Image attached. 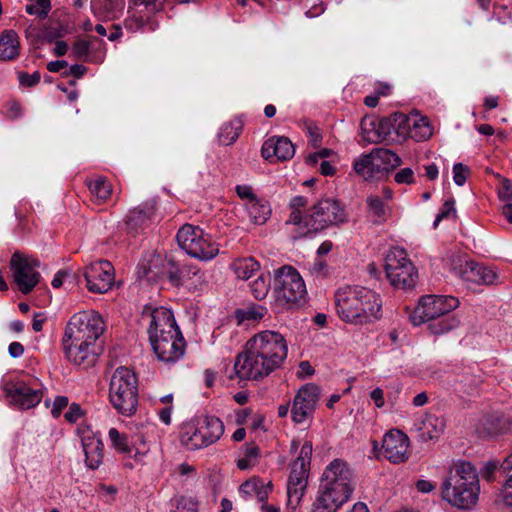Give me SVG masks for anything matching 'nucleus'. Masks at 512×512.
Here are the masks:
<instances>
[{"instance_id":"1","label":"nucleus","mask_w":512,"mask_h":512,"mask_svg":"<svg viewBox=\"0 0 512 512\" xmlns=\"http://www.w3.org/2000/svg\"><path fill=\"white\" fill-rule=\"evenodd\" d=\"M288 354L287 342L282 334L264 330L255 334L238 354L234 363L235 374L241 380H260L282 367Z\"/></svg>"},{"instance_id":"2","label":"nucleus","mask_w":512,"mask_h":512,"mask_svg":"<svg viewBox=\"0 0 512 512\" xmlns=\"http://www.w3.org/2000/svg\"><path fill=\"white\" fill-rule=\"evenodd\" d=\"M339 318L349 324L362 325L381 317L382 301L375 291L358 285H345L334 294Z\"/></svg>"},{"instance_id":"3","label":"nucleus","mask_w":512,"mask_h":512,"mask_svg":"<svg viewBox=\"0 0 512 512\" xmlns=\"http://www.w3.org/2000/svg\"><path fill=\"white\" fill-rule=\"evenodd\" d=\"M479 493L476 468L466 461L454 463L441 485L443 500L458 509L469 510L477 504Z\"/></svg>"},{"instance_id":"4","label":"nucleus","mask_w":512,"mask_h":512,"mask_svg":"<svg viewBox=\"0 0 512 512\" xmlns=\"http://www.w3.org/2000/svg\"><path fill=\"white\" fill-rule=\"evenodd\" d=\"M274 305L281 310H293L306 303L307 290L299 272L284 265L274 272Z\"/></svg>"},{"instance_id":"5","label":"nucleus","mask_w":512,"mask_h":512,"mask_svg":"<svg viewBox=\"0 0 512 512\" xmlns=\"http://www.w3.org/2000/svg\"><path fill=\"white\" fill-rule=\"evenodd\" d=\"M109 402L122 416H133L139 405L138 378L129 368L118 367L109 383Z\"/></svg>"},{"instance_id":"6","label":"nucleus","mask_w":512,"mask_h":512,"mask_svg":"<svg viewBox=\"0 0 512 512\" xmlns=\"http://www.w3.org/2000/svg\"><path fill=\"white\" fill-rule=\"evenodd\" d=\"M223 433L224 424L218 417H196L182 425L180 441L188 450H197L217 442Z\"/></svg>"},{"instance_id":"7","label":"nucleus","mask_w":512,"mask_h":512,"mask_svg":"<svg viewBox=\"0 0 512 512\" xmlns=\"http://www.w3.org/2000/svg\"><path fill=\"white\" fill-rule=\"evenodd\" d=\"M347 221V214L335 198L318 200L304 215V228L301 236L317 233L330 226H339Z\"/></svg>"},{"instance_id":"8","label":"nucleus","mask_w":512,"mask_h":512,"mask_svg":"<svg viewBox=\"0 0 512 512\" xmlns=\"http://www.w3.org/2000/svg\"><path fill=\"white\" fill-rule=\"evenodd\" d=\"M179 246L190 256L209 261L219 254L218 244L198 226L183 225L176 235Z\"/></svg>"},{"instance_id":"9","label":"nucleus","mask_w":512,"mask_h":512,"mask_svg":"<svg viewBox=\"0 0 512 512\" xmlns=\"http://www.w3.org/2000/svg\"><path fill=\"white\" fill-rule=\"evenodd\" d=\"M105 330V323L95 310H83L73 314L66 324L62 340L97 341Z\"/></svg>"},{"instance_id":"10","label":"nucleus","mask_w":512,"mask_h":512,"mask_svg":"<svg viewBox=\"0 0 512 512\" xmlns=\"http://www.w3.org/2000/svg\"><path fill=\"white\" fill-rule=\"evenodd\" d=\"M312 450V443L305 442L298 457L291 464V472L287 482V496L288 505L293 509L300 505L308 485Z\"/></svg>"},{"instance_id":"11","label":"nucleus","mask_w":512,"mask_h":512,"mask_svg":"<svg viewBox=\"0 0 512 512\" xmlns=\"http://www.w3.org/2000/svg\"><path fill=\"white\" fill-rule=\"evenodd\" d=\"M385 271L388 280L395 288L412 289L417 283V271L404 249L393 248L387 253Z\"/></svg>"},{"instance_id":"12","label":"nucleus","mask_w":512,"mask_h":512,"mask_svg":"<svg viewBox=\"0 0 512 512\" xmlns=\"http://www.w3.org/2000/svg\"><path fill=\"white\" fill-rule=\"evenodd\" d=\"M320 488L341 495L349 500L354 488V476L347 462L342 459H334L324 470Z\"/></svg>"},{"instance_id":"13","label":"nucleus","mask_w":512,"mask_h":512,"mask_svg":"<svg viewBox=\"0 0 512 512\" xmlns=\"http://www.w3.org/2000/svg\"><path fill=\"white\" fill-rule=\"evenodd\" d=\"M14 283L23 294H29L39 283L41 275L38 272L40 262L36 258L15 251L9 262Z\"/></svg>"},{"instance_id":"14","label":"nucleus","mask_w":512,"mask_h":512,"mask_svg":"<svg viewBox=\"0 0 512 512\" xmlns=\"http://www.w3.org/2000/svg\"><path fill=\"white\" fill-rule=\"evenodd\" d=\"M459 306V300L453 296L425 295L409 318L413 325L419 326L444 314L450 313Z\"/></svg>"},{"instance_id":"15","label":"nucleus","mask_w":512,"mask_h":512,"mask_svg":"<svg viewBox=\"0 0 512 512\" xmlns=\"http://www.w3.org/2000/svg\"><path fill=\"white\" fill-rule=\"evenodd\" d=\"M320 394V387L315 383H307L297 391L291 405V418L295 424H302L313 418Z\"/></svg>"},{"instance_id":"16","label":"nucleus","mask_w":512,"mask_h":512,"mask_svg":"<svg viewBox=\"0 0 512 512\" xmlns=\"http://www.w3.org/2000/svg\"><path fill=\"white\" fill-rule=\"evenodd\" d=\"M87 289L92 293L104 294L114 284V267L107 260L91 263L83 270Z\"/></svg>"},{"instance_id":"17","label":"nucleus","mask_w":512,"mask_h":512,"mask_svg":"<svg viewBox=\"0 0 512 512\" xmlns=\"http://www.w3.org/2000/svg\"><path fill=\"white\" fill-rule=\"evenodd\" d=\"M3 391L10 404L22 410L34 408L43 397L40 388H33L23 381L7 382L3 386Z\"/></svg>"},{"instance_id":"18","label":"nucleus","mask_w":512,"mask_h":512,"mask_svg":"<svg viewBox=\"0 0 512 512\" xmlns=\"http://www.w3.org/2000/svg\"><path fill=\"white\" fill-rule=\"evenodd\" d=\"M62 345L66 358L83 369L94 366L97 362L100 349L96 341L62 340Z\"/></svg>"},{"instance_id":"19","label":"nucleus","mask_w":512,"mask_h":512,"mask_svg":"<svg viewBox=\"0 0 512 512\" xmlns=\"http://www.w3.org/2000/svg\"><path fill=\"white\" fill-rule=\"evenodd\" d=\"M150 344L157 358L166 363L178 361L184 355L186 347L181 331L177 332L175 336L170 333L150 340Z\"/></svg>"},{"instance_id":"20","label":"nucleus","mask_w":512,"mask_h":512,"mask_svg":"<svg viewBox=\"0 0 512 512\" xmlns=\"http://www.w3.org/2000/svg\"><path fill=\"white\" fill-rule=\"evenodd\" d=\"M146 317L149 319L147 328L149 341L170 333L175 336L177 332H180L174 314L170 309L165 307L155 308L149 314L143 315V318Z\"/></svg>"},{"instance_id":"21","label":"nucleus","mask_w":512,"mask_h":512,"mask_svg":"<svg viewBox=\"0 0 512 512\" xmlns=\"http://www.w3.org/2000/svg\"><path fill=\"white\" fill-rule=\"evenodd\" d=\"M409 438L400 430H391L386 433L382 441V454L391 463L405 462L408 455Z\"/></svg>"},{"instance_id":"22","label":"nucleus","mask_w":512,"mask_h":512,"mask_svg":"<svg viewBox=\"0 0 512 512\" xmlns=\"http://www.w3.org/2000/svg\"><path fill=\"white\" fill-rule=\"evenodd\" d=\"M512 430V422L500 413L483 415L475 426V432L479 438L494 439Z\"/></svg>"},{"instance_id":"23","label":"nucleus","mask_w":512,"mask_h":512,"mask_svg":"<svg viewBox=\"0 0 512 512\" xmlns=\"http://www.w3.org/2000/svg\"><path fill=\"white\" fill-rule=\"evenodd\" d=\"M458 275L465 282L478 285H491L497 280V273L493 269L474 261H467L460 265Z\"/></svg>"},{"instance_id":"24","label":"nucleus","mask_w":512,"mask_h":512,"mask_svg":"<svg viewBox=\"0 0 512 512\" xmlns=\"http://www.w3.org/2000/svg\"><path fill=\"white\" fill-rule=\"evenodd\" d=\"M295 148L292 142L284 136L271 137L264 142L261 149L262 157L266 160L286 161L294 156Z\"/></svg>"},{"instance_id":"25","label":"nucleus","mask_w":512,"mask_h":512,"mask_svg":"<svg viewBox=\"0 0 512 512\" xmlns=\"http://www.w3.org/2000/svg\"><path fill=\"white\" fill-rule=\"evenodd\" d=\"M81 441L85 453L86 466L92 470L99 468L104 457V445L100 436L92 431H86L83 432Z\"/></svg>"},{"instance_id":"26","label":"nucleus","mask_w":512,"mask_h":512,"mask_svg":"<svg viewBox=\"0 0 512 512\" xmlns=\"http://www.w3.org/2000/svg\"><path fill=\"white\" fill-rule=\"evenodd\" d=\"M483 382L482 374L478 368L465 367L456 375L454 390L461 397L473 396L478 393L479 386Z\"/></svg>"},{"instance_id":"27","label":"nucleus","mask_w":512,"mask_h":512,"mask_svg":"<svg viewBox=\"0 0 512 512\" xmlns=\"http://www.w3.org/2000/svg\"><path fill=\"white\" fill-rule=\"evenodd\" d=\"M155 215V205L153 202H144L136 208L130 210L125 217V224L129 231L138 232V230L148 226Z\"/></svg>"},{"instance_id":"28","label":"nucleus","mask_w":512,"mask_h":512,"mask_svg":"<svg viewBox=\"0 0 512 512\" xmlns=\"http://www.w3.org/2000/svg\"><path fill=\"white\" fill-rule=\"evenodd\" d=\"M348 500L319 487L312 512H337Z\"/></svg>"},{"instance_id":"29","label":"nucleus","mask_w":512,"mask_h":512,"mask_svg":"<svg viewBox=\"0 0 512 512\" xmlns=\"http://www.w3.org/2000/svg\"><path fill=\"white\" fill-rule=\"evenodd\" d=\"M198 273V268L191 264H178L174 261L168 262L167 277L174 286H189L193 275Z\"/></svg>"},{"instance_id":"30","label":"nucleus","mask_w":512,"mask_h":512,"mask_svg":"<svg viewBox=\"0 0 512 512\" xmlns=\"http://www.w3.org/2000/svg\"><path fill=\"white\" fill-rule=\"evenodd\" d=\"M20 43L14 30H5L0 36V60L10 61L18 57Z\"/></svg>"},{"instance_id":"31","label":"nucleus","mask_w":512,"mask_h":512,"mask_svg":"<svg viewBox=\"0 0 512 512\" xmlns=\"http://www.w3.org/2000/svg\"><path fill=\"white\" fill-rule=\"evenodd\" d=\"M249 221L255 225H263L271 216V207L264 199L252 200L245 203Z\"/></svg>"},{"instance_id":"32","label":"nucleus","mask_w":512,"mask_h":512,"mask_svg":"<svg viewBox=\"0 0 512 512\" xmlns=\"http://www.w3.org/2000/svg\"><path fill=\"white\" fill-rule=\"evenodd\" d=\"M353 169L359 176L365 180H370L381 173V164L376 163L373 157V150L369 154H364L353 163Z\"/></svg>"},{"instance_id":"33","label":"nucleus","mask_w":512,"mask_h":512,"mask_svg":"<svg viewBox=\"0 0 512 512\" xmlns=\"http://www.w3.org/2000/svg\"><path fill=\"white\" fill-rule=\"evenodd\" d=\"M86 185L88 186L94 202L97 204L106 202L111 196L112 186L104 176H98L95 179H87Z\"/></svg>"},{"instance_id":"34","label":"nucleus","mask_w":512,"mask_h":512,"mask_svg":"<svg viewBox=\"0 0 512 512\" xmlns=\"http://www.w3.org/2000/svg\"><path fill=\"white\" fill-rule=\"evenodd\" d=\"M366 203L368 207V217L374 224L380 225L386 222L389 210L385 202L379 196H369Z\"/></svg>"},{"instance_id":"35","label":"nucleus","mask_w":512,"mask_h":512,"mask_svg":"<svg viewBox=\"0 0 512 512\" xmlns=\"http://www.w3.org/2000/svg\"><path fill=\"white\" fill-rule=\"evenodd\" d=\"M460 320L453 314L447 313L428 321V329L434 335H441L457 328Z\"/></svg>"},{"instance_id":"36","label":"nucleus","mask_w":512,"mask_h":512,"mask_svg":"<svg viewBox=\"0 0 512 512\" xmlns=\"http://www.w3.org/2000/svg\"><path fill=\"white\" fill-rule=\"evenodd\" d=\"M444 429V422L442 419L429 416L421 422L419 427L420 436L424 441L434 440L439 438Z\"/></svg>"},{"instance_id":"37","label":"nucleus","mask_w":512,"mask_h":512,"mask_svg":"<svg viewBox=\"0 0 512 512\" xmlns=\"http://www.w3.org/2000/svg\"><path fill=\"white\" fill-rule=\"evenodd\" d=\"M373 157L376 163L381 164V172H387L401 164V158L396 153L386 148L373 149Z\"/></svg>"},{"instance_id":"38","label":"nucleus","mask_w":512,"mask_h":512,"mask_svg":"<svg viewBox=\"0 0 512 512\" xmlns=\"http://www.w3.org/2000/svg\"><path fill=\"white\" fill-rule=\"evenodd\" d=\"M306 205L307 199L303 196H295L290 201L292 211L286 223L297 226V232L300 236L301 231L304 228V216H302L300 208L305 207Z\"/></svg>"},{"instance_id":"39","label":"nucleus","mask_w":512,"mask_h":512,"mask_svg":"<svg viewBox=\"0 0 512 512\" xmlns=\"http://www.w3.org/2000/svg\"><path fill=\"white\" fill-rule=\"evenodd\" d=\"M433 134L432 126L426 117L412 118L410 138L415 141L428 140Z\"/></svg>"},{"instance_id":"40","label":"nucleus","mask_w":512,"mask_h":512,"mask_svg":"<svg viewBox=\"0 0 512 512\" xmlns=\"http://www.w3.org/2000/svg\"><path fill=\"white\" fill-rule=\"evenodd\" d=\"M234 272L237 278L242 280L250 279L260 268L254 258H244L234 263Z\"/></svg>"},{"instance_id":"41","label":"nucleus","mask_w":512,"mask_h":512,"mask_svg":"<svg viewBox=\"0 0 512 512\" xmlns=\"http://www.w3.org/2000/svg\"><path fill=\"white\" fill-rule=\"evenodd\" d=\"M242 130V124L240 121H230L225 123L218 134V138L221 144L231 145L239 137Z\"/></svg>"},{"instance_id":"42","label":"nucleus","mask_w":512,"mask_h":512,"mask_svg":"<svg viewBox=\"0 0 512 512\" xmlns=\"http://www.w3.org/2000/svg\"><path fill=\"white\" fill-rule=\"evenodd\" d=\"M267 313V308L262 305H253L245 309H238L235 311V319L238 324L245 321H259Z\"/></svg>"},{"instance_id":"43","label":"nucleus","mask_w":512,"mask_h":512,"mask_svg":"<svg viewBox=\"0 0 512 512\" xmlns=\"http://www.w3.org/2000/svg\"><path fill=\"white\" fill-rule=\"evenodd\" d=\"M250 291L255 299H264L271 287V276L269 273H261L256 279L249 283Z\"/></svg>"},{"instance_id":"44","label":"nucleus","mask_w":512,"mask_h":512,"mask_svg":"<svg viewBox=\"0 0 512 512\" xmlns=\"http://www.w3.org/2000/svg\"><path fill=\"white\" fill-rule=\"evenodd\" d=\"M393 131L398 137L410 138L412 118L404 113L392 114Z\"/></svg>"},{"instance_id":"45","label":"nucleus","mask_w":512,"mask_h":512,"mask_svg":"<svg viewBox=\"0 0 512 512\" xmlns=\"http://www.w3.org/2000/svg\"><path fill=\"white\" fill-rule=\"evenodd\" d=\"M108 436H109L112 446L119 453H123V454H131L132 453L133 447L130 445L127 435L121 434L116 428H110V430L108 432Z\"/></svg>"},{"instance_id":"46","label":"nucleus","mask_w":512,"mask_h":512,"mask_svg":"<svg viewBox=\"0 0 512 512\" xmlns=\"http://www.w3.org/2000/svg\"><path fill=\"white\" fill-rule=\"evenodd\" d=\"M171 502L177 512H197L198 510V502L191 496H176Z\"/></svg>"},{"instance_id":"47","label":"nucleus","mask_w":512,"mask_h":512,"mask_svg":"<svg viewBox=\"0 0 512 512\" xmlns=\"http://www.w3.org/2000/svg\"><path fill=\"white\" fill-rule=\"evenodd\" d=\"M51 10L50 0H35L34 3L28 4L25 11L29 15H36L40 19H45Z\"/></svg>"},{"instance_id":"48","label":"nucleus","mask_w":512,"mask_h":512,"mask_svg":"<svg viewBox=\"0 0 512 512\" xmlns=\"http://www.w3.org/2000/svg\"><path fill=\"white\" fill-rule=\"evenodd\" d=\"M362 136L368 143H378L379 136H377V125L375 119L364 118L361 121Z\"/></svg>"},{"instance_id":"49","label":"nucleus","mask_w":512,"mask_h":512,"mask_svg":"<svg viewBox=\"0 0 512 512\" xmlns=\"http://www.w3.org/2000/svg\"><path fill=\"white\" fill-rule=\"evenodd\" d=\"M376 125L379 142L386 140L393 131L392 115L387 118L376 120Z\"/></svg>"},{"instance_id":"50","label":"nucleus","mask_w":512,"mask_h":512,"mask_svg":"<svg viewBox=\"0 0 512 512\" xmlns=\"http://www.w3.org/2000/svg\"><path fill=\"white\" fill-rule=\"evenodd\" d=\"M260 481L261 480L259 478H252L241 484L239 487V493L242 496V498L246 500L249 497L255 496Z\"/></svg>"},{"instance_id":"51","label":"nucleus","mask_w":512,"mask_h":512,"mask_svg":"<svg viewBox=\"0 0 512 512\" xmlns=\"http://www.w3.org/2000/svg\"><path fill=\"white\" fill-rule=\"evenodd\" d=\"M89 50H90L89 42L86 40H83V39H79V40L75 41V43L73 44L71 55L76 60H82L87 57Z\"/></svg>"},{"instance_id":"52","label":"nucleus","mask_w":512,"mask_h":512,"mask_svg":"<svg viewBox=\"0 0 512 512\" xmlns=\"http://www.w3.org/2000/svg\"><path fill=\"white\" fill-rule=\"evenodd\" d=\"M469 168L462 164L456 163L453 166V180L456 185L463 186L466 182L467 176L469 174Z\"/></svg>"},{"instance_id":"53","label":"nucleus","mask_w":512,"mask_h":512,"mask_svg":"<svg viewBox=\"0 0 512 512\" xmlns=\"http://www.w3.org/2000/svg\"><path fill=\"white\" fill-rule=\"evenodd\" d=\"M40 78V73L37 71L33 74H28L26 72H20L18 74L19 83L25 87L36 86L40 82Z\"/></svg>"},{"instance_id":"54","label":"nucleus","mask_w":512,"mask_h":512,"mask_svg":"<svg viewBox=\"0 0 512 512\" xmlns=\"http://www.w3.org/2000/svg\"><path fill=\"white\" fill-rule=\"evenodd\" d=\"M394 180L398 184H412L414 182V172L411 168H403L395 174Z\"/></svg>"},{"instance_id":"55","label":"nucleus","mask_w":512,"mask_h":512,"mask_svg":"<svg viewBox=\"0 0 512 512\" xmlns=\"http://www.w3.org/2000/svg\"><path fill=\"white\" fill-rule=\"evenodd\" d=\"M499 199L502 201H511L512 200V181L503 178L501 180V187L498 190Z\"/></svg>"},{"instance_id":"56","label":"nucleus","mask_w":512,"mask_h":512,"mask_svg":"<svg viewBox=\"0 0 512 512\" xmlns=\"http://www.w3.org/2000/svg\"><path fill=\"white\" fill-rule=\"evenodd\" d=\"M236 194L246 202L259 199L249 185H237L235 187Z\"/></svg>"},{"instance_id":"57","label":"nucleus","mask_w":512,"mask_h":512,"mask_svg":"<svg viewBox=\"0 0 512 512\" xmlns=\"http://www.w3.org/2000/svg\"><path fill=\"white\" fill-rule=\"evenodd\" d=\"M5 107H6L5 116L10 120L17 119L22 114L21 105L19 104V102L15 101V100L8 101L5 105Z\"/></svg>"},{"instance_id":"58","label":"nucleus","mask_w":512,"mask_h":512,"mask_svg":"<svg viewBox=\"0 0 512 512\" xmlns=\"http://www.w3.org/2000/svg\"><path fill=\"white\" fill-rule=\"evenodd\" d=\"M454 203L455 202L453 199H449L444 202L440 212L436 216V219L434 221V227H437L442 219L447 218L452 212L455 211Z\"/></svg>"},{"instance_id":"59","label":"nucleus","mask_w":512,"mask_h":512,"mask_svg":"<svg viewBox=\"0 0 512 512\" xmlns=\"http://www.w3.org/2000/svg\"><path fill=\"white\" fill-rule=\"evenodd\" d=\"M272 489L273 485L271 482L264 483L261 480L260 484L258 485L255 497L258 499L259 502L264 503L268 499V496L272 492Z\"/></svg>"},{"instance_id":"60","label":"nucleus","mask_w":512,"mask_h":512,"mask_svg":"<svg viewBox=\"0 0 512 512\" xmlns=\"http://www.w3.org/2000/svg\"><path fill=\"white\" fill-rule=\"evenodd\" d=\"M501 496L504 504L512 507V474L505 481L501 490Z\"/></svg>"},{"instance_id":"61","label":"nucleus","mask_w":512,"mask_h":512,"mask_svg":"<svg viewBox=\"0 0 512 512\" xmlns=\"http://www.w3.org/2000/svg\"><path fill=\"white\" fill-rule=\"evenodd\" d=\"M83 414V411L77 403H72L65 413V419L70 423H75Z\"/></svg>"},{"instance_id":"62","label":"nucleus","mask_w":512,"mask_h":512,"mask_svg":"<svg viewBox=\"0 0 512 512\" xmlns=\"http://www.w3.org/2000/svg\"><path fill=\"white\" fill-rule=\"evenodd\" d=\"M68 406V398L65 396H57L53 402L51 413L53 417L58 418L62 410Z\"/></svg>"},{"instance_id":"63","label":"nucleus","mask_w":512,"mask_h":512,"mask_svg":"<svg viewBox=\"0 0 512 512\" xmlns=\"http://www.w3.org/2000/svg\"><path fill=\"white\" fill-rule=\"evenodd\" d=\"M189 283V288L201 289L205 284L208 283L206 273L198 269V273L193 275V280H190Z\"/></svg>"},{"instance_id":"64","label":"nucleus","mask_w":512,"mask_h":512,"mask_svg":"<svg viewBox=\"0 0 512 512\" xmlns=\"http://www.w3.org/2000/svg\"><path fill=\"white\" fill-rule=\"evenodd\" d=\"M498 468V462L496 461H488L485 463L483 470H482V476L487 481H492L494 477V473Z\"/></svg>"}]
</instances>
